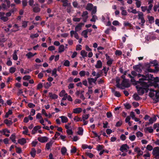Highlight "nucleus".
I'll return each instance as SVG.
<instances>
[{"mask_svg": "<svg viewBox=\"0 0 159 159\" xmlns=\"http://www.w3.org/2000/svg\"><path fill=\"white\" fill-rule=\"evenodd\" d=\"M152 153L156 159H159V147L154 148L152 151Z\"/></svg>", "mask_w": 159, "mask_h": 159, "instance_id": "3", "label": "nucleus"}, {"mask_svg": "<svg viewBox=\"0 0 159 159\" xmlns=\"http://www.w3.org/2000/svg\"><path fill=\"white\" fill-rule=\"evenodd\" d=\"M36 151L34 148H32L30 152V154L32 157H34L36 155Z\"/></svg>", "mask_w": 159, "mask_h": 159, "instance_id": "21", "label": "nucleus"}, {"mask_svg": "<svg viewBox=\"0 0 159 159\" xmlns=\"http://www.w3.org/2000/svg\"><path fill=\"white\" fill-rule=\"evenodd\" d=\"M129 81V79H124V80H123L121 85L125 88H129L130 86Z\"/></svg>", "mask_w": 159, "mask_h": 159, "instance_id": "4", "label": "nucleus"}, {"mask_svg": "<svg viewBox=\"0 0 159 159\" xmlns=\"http://www.w3.org/2000/svg\"><path fill=\"white\" fill-rule=\"evenodd\" d=\"M98 19L97 16L95 15H92V18L90 19V20L91 21L95 22L96 20Z\"/></svg>", "mask_w": 159, "mask_h": 159, "instance_id": "39", "label": "nucleus"}, {"mask_svg": "<svg viewBox=\"0 0 159 159\" xmlns=\"http://www.w3.org/2000/svg\"><path fill=\"white\" fill-rule=\"evenodd\" d=\"M67 151L66 148L65 147H62L61 149V152L62 155H65Z\"/></svg>", "mask_w": 159, "mask_h": 159, "instance_id": "31", "label": "nucleus"}, {"mask_svg": "<svg viewBox=\"0 0 159 159\" xmlns=\"http://www.w3.org/2000/svg\"><path fill=\"white\" fill-rule=\"evenodd\" d=\"M156 119L157 118L155 117H154L153 118L152 117L150 118L149 120V123H150V124H153L154 122L156 121Z\"/></svg>", "mask_w": 159, "mask_h": 159, "instance_id": "30", "label": "nucleus"}, {"mask_svg": "<svg viewBox=\"0 0 159 159\" xmlns=\"http://www.w3.org/2000/svg\"><path fill=\"white\" fill-rule=\"evenodd\" d=\"M112 24L114 26H121V24L117 20H115L112 22Z\"/></svg>", "mask_w": 159, "mask_h": 159, "instance_id": "32", "label": "nucleus"}, {"mask_svg": "<svg viewBox=\"0 0 159 159\" xmlns=\"http://www.w3.org/2000/svg\"><path fill=\"white\" fill-rule=\"evenodd\" d=\"M93 5L91 3H88L86 7V9L87 10L91 11L92 10L93 8Z\"/></svg>", "mask_w": 159, "mask_h": 159, "instance_id": "17", "label": "nucleus"}, {"mask_svg": "<svg viewBox=\"0 0 159 159\" xmlns=\"http://www.w3.org/2000/svg\"><path fill=\"white\" fill-rule=\"evenodd\" d=\"M44 88L46 89H48L51 86V83H48L47 82L45 84H44Z\"/></svg>", "mask_w": 159, "mask_h": 159, "instance_id": "46", "label": "nucleus"}, {"mask_svg": "<svg viewBox=\"0 0 159 159\" xmlns=\"http://www.w3.org/2000/svg\"><path fill=\"white\" fill-rule=\"evenodd\" d=\"M84 25V23H79L75 27V32H78L80 31L81 29V27L82 26Z\"/></svg>", "mask_w": 159, "mask_h": 159, "instance_id": "9", "label": "nucleus"}, {"mask_svg": "<svg viewBox=\"0 0 159 159\" xmlns=\"http://www.w3.org/2000/svg\"><path fill=\"white\" fill-rule=\"evenodd\" d=\"M103 146L102 145H101L98 144L97 146V150L98 151H99L102 150L103 148Z\"/></svg>", "mask_w": 159, "mask_h": 159, "instance_id": "53", "label": "nucleus"}, {"mask_svg": "<svg viewBox=\"0 0 159 159\" xmlns=\"http://www.w3.org/2000/svg\"><path fill=\"white\" fill-rule=\"evenodd\" d=\"M26 0H23L22 1L23 8H24V7L27 5V2Z\"/></svg>", "mask_w": 159, "mask_h": 159, "instance_id": "41", "label": "nucleus"}, {"mask_svg": "<svg viewBox=\"0 0 159 159\" xmlns=\"http://www.w3.org/2000/svg\"><path fill=\"white\" fill-rule=\"evenodd\" d=\"M59 118L61 119V121L63 123H66L68 121V119L66 117L62 116H60Z\"/></svg>", "mask_w": 159, "mask_h": 159, "instance_id": "19", "label": "nucleus"}, {"mask_svg": "<svg viewBox=\"0 0 159 159\" xmlns=\"http://www.w3.org/2000/svg\"><path fill=\"white\" fill-rule=\"evenodd\" d=\"M80 54L83 58L87 56V52H86L84 50H82L80 52Z\"/></svg>", "mask_w": 159, "mask_h": 159, "instance_id": "24", "label": "nucleus"}, {"mask_svg": "<svg viewBox=\"0 0 159 159\" xmlns=\"http://www.w3.org/2000/svg\"><path fill=\"white\" fill-rule=\"evenodd\" d=\"M123 105L125 106V108L127 109H130L131 107V105L129 103H124Z\"/></svg>", "mask_w": 159, "mask_h": 159, "instance_id": "34", "label": "nucleus"}, {"mask_svg": "<svg viewBox=\"0 0 159 159\" xmlns=\"http://www.w3.org/2000/svg\"><path fill=\"white\" fill-rule=\"evenodd\" d=\"M70 61L68 60H66L65 61L63 65L65 66L68 67L70 66Z\"/></svg>", "mask_w": 159, "mask_h": 159, "instance_id": "44", "label": "nucleus"}, {"mask_svg": "<svg viewBox=\"0 0 159 159\" xmlns=\"http://www.w3.org/2000/svg\"><path fill=\"white\" fill-rule=\"evenodd\" d=\"M136 138L135 136L133 135L132 136H130L129 137V139L131 141H134L135 140Z\"/></svg>", "mask_w": 159, "mask_h": 159, "instance_id": "58", "label": "nucleus"}, {"mask_svg": "<svg viewBox=\"0 0 159 159\" xmlns=\"http://www.w3.org/2000/svg\"><path fill=\"white\" fill-rule=\"evenodd\" d=\"M4 123L8 126H10L12 124V122L11 120H8L7 119L4 120Z\"/></svg>", "mask_w": 159, "mask_h": 159, "instance_id": "22", "label": "nucleus"}, {"mask_svg": "<svg viewBox=\"0 0 159 159\" xmlns=\"http://www.w3.org/2000/svg\"><path fill=\"white\" fill-rule=\"evenodd\" d=\"M122 124V121L121 120H120L119 121H118L115 125L116 127H120Z\"/></svg>", "mask_w": 159, "mask_h": 159, "instance_id": "47", "label": "nucleus"}, {"mask_svg": "<svg viewBox=\"0 0 159 159\" xmlns=\"http://www.w3.org/2000/svg\"><path fill=\"white\" fill-rule=\"evenodd\" d=\"M88 83L90 85H92V83H94L95 84H96V83L95 82L94 78H88Z\"/></svg>", "mask_w": 159, "mask_h": 159, "instance_id": "26", "label": "nucleus"}, {"mask_svg": "<svg viewBox=\"0 0 159 159\" xmlns=\"http://www.w3.org/2000/svg\"><path fill=\"white\" fill-rule=\"evenodd\" d=\"M38 140L42 143L47 142L48 139V138L46 136L39 137L37 139Z\"/></svg>", "mask_w": 159, "mask_h": 159, "instance_id": "6", "label": "nucleus"}, {"mask_svg": "<svg viewBox=\"0 0 159 159\" xmlns=\"http://www.w3.org/2000/svg\"><path fill=\"white\" fill-rule=\"evenodd\" d=\"M135 4L136 5V7L137 8H139L140 7L141 5V2L140 1H136Z\"/></svg>", "mask_w": 159, "mask_h": 159, "instance_id": "59", "label": "nucleus"}, {"mask_svg": "<svg viewBox=\"0 0 159 159\" xmlns=\"http://www.w3.org/2000/svg\"><path fill=\"white\" fill-rule=\"evenodd\" d=\"M148 17L150 23L151 24L154 22V19L153 16H148Z\"/></svg>", "mask_w": 159, "mask_h": 159, "instance_id": "33", "label": "nucleus"}, {"mask_svg": "<svg viewBox=\"0 0 159 159\" xmlns=\"http://www.w3.org/2000/svg\"><path fill=\"white\" fill-rule=\"evenodd\" d=\"M82 109L81 108H77L73 109V113L76 114H79L82 111Z\"/></svg>", "mask_w": 159, "mask_h": 159, "instance_id": "16", "label": "nucleus"}, {"mask_svg": "<svg viewBox=\"0 0 159 159\" xmlns=\"http://www.w3.org/2000/svg\"><path fill=\"white\" fill-rule=\"evenodd\" d=\"M39 36V35L38 33H36L34 34H32L30 35V37L32 39L36 38Z\"/></svg>", "mask_w": 159, "mask_h": 159, "instance_id": "56", "label": "nucleus"}, {"mask_svg": "<svg viewBox=\"0 0 159 159\" xmlns=\"http://www.w3.org/2000/svg\"><path fill=\"white\" fill-rule=\"evenodd\" d=\"M113 61V60L112 59H110L109 60H107V65L109 66H111V64H112Z\"/></svg>", "mask_w": 159, "mask_h": 159, "instance_id": "52", "label": "nucleus"}, {"mask_svg": "<svg viewBox=\"0 0 159 159\" xmlns=\"http://www.w3.org/2000/svg\"><path fill=\"white\" fill-rule=\"evenodd\" d=\"M149 84L143 81L139 84V85H137L135 87L139 95L141 96L143 95L145 92L147 93L149 90Z\"/></svg>", "mask_w": 159, "mask_h": 159, "instance_id": "1", "label": "nucleus"}, {"mask_svg": "<svg viewBox=\"0 0 159 159\" xmlns=\"http://www.w3.org/2000/svg\"><path fill=\"white\" fill-rule=\"evenodd\" d=\"M87 32L85 30H83L81 33V35L84 36L85 38H87L88 36L87 35Z\"/></svg>", "mask_w": 159, "mask_h": 159, "instance_id": "37", "label": "nucleus"}, {"mask_svg": "<svg viewBox=\"0 0 159 159\" xmlns=\"http://www.w3.org/2000/svg\"><path fill=\"white\" fill-rule=\"evenodd\" d=\"M67 134L69 135H72L73 134V132L71 129H69L66 130Z\"/></svg>", "mask_w": 159, "mask_h": 159, "instance_id": "55", "label": "nucleus"}, {"mask_svg": "<svg viewBox=\"0 0 159 159\" xmlns=\"http://www.w3.org/2000/svg\"><path fill=\"white\" fill-rule=\"evenodd\" d=\"M95 67L96 68H100L102 67V63L101 61L99 60L97 61L96 64L95 65Z\"/></svg>", "mask_w": 159, "mask_h": 159, "instance_id": "14", "label": "nucleus"}, {"mask_svg": "<svg viewBox=\"0 0 159 159\" xmlns=\"http://www.w3.org/2000/svg\"><path fill=\"white\" fill-rule=\"evenodd\" d=\"M31 78V77L30 75H26L25 76H24L23 78V80H29Z\"/></svg>", "mask_w": 159, "mask_h": 159, "instance_id": "48", "label": "nucleus"}, {"mask_svg": "<svg viewBox=\"0 0 159 159\" xmlns=\"http://www.w3.org/2000/svg\"><path fill=\"white\" fill-rule=\"evenodd\" d=\"M144 131L145 133L148 132L149 133H152L153 132V130L152 127H146L144 129Z\"/></svg>", "mask_w": 159, "mask_h": 159, "instance_id": "13", "label": "nucleus"}, {"mask_svg": "<svg viewBox=\"0 0 159 159\" xmlns=\"http://www.w3.org/2000/svg\"><path fill=\"white\" fill-rule=\"evenodd\" d=\"M40 8L38 6L35 7H33V11L35 13H38L40 11Z\"/></svg>", "mask_w": 159, "mask_h": 159, "instance_id": "23", "label": "nucleus"}, {"mask_svg": "<svg viewBox=\"0 0 159 159\" xmlns=\"http://www.w3.org/2000/svg\"><path fill=\"white\" fill-rule=\"evenodd\" d=\"M74 120L75 121L78 122V121H82L81 118L78 117L77 116H75L74 117Z\"/></svg>", "mask_w": 159, "mask_h": 159, "instance_id": "42", "label": "nucleus"}, {"mask_svg": "<svg viewBox=\"0 0 159 159\" xmlns=\"http://www.w3.org/2000/svg\"><path fill=\"white\" fill-rule=\"evenodd\" d=\"M9 70L10 73H13L16 71V68L15 67H12L10 68Z\"/></svg>", "mask_w": 159, "mask_h": 159, "instance_id": "43", "label": "nucleus"}, {"mask_svg": "<svg viewBox=\"0 0 159 159\" xmlns=\"http://www.w3.org/2000/svg\"><path fill=\"white\" fill-rule=\"evenodd\" d=\"M141 65L140 64H139V65L134 66H133V68L135 70H136L137 69L139 68L140 67H141Z\"/></svg>", "mask_w": 159, "mask_h": 159, "instance_id": "49", "label": "nucleus"}, {"mask_svg": "<svg viewBox=\"0 0 159 159\" xmlns=\"http://www.w3.org/2000/svg\"><path fill=\"white\" fill-rule=\"evenodd\" d=\"M18 143L21 145L24 144L26 143V140L25 138H22L18 139Z\"/></svg>", "mask_w": 159, "mask_h": 159, "instance_id": "15", "label": "nucleus"}, {"mask_svg": "<svg viewBox=\"0 0 159 159\" xmlns=\"http://www.w3.org/2000/svg\"><path fill=\"white\" fill-rule=\"evenodd\" d=\"M130 81L134 85L136 86L138 85V84H140L142 81V80H140V79L139 81H136L134 77L131 79Z\"/></svg>", "mask_w": 159, "mask_h": 159, "instance_id": "8", "label": "nucleus"}, {"mask_svg": "<svg viewBox=\"0 0 159 159\" xmlns=\"http://www.w3.org/2000/svg\"><path fill=\"white\" fill-rule=\"evenodd\" d=\"M15 147L16 148V152L18 153H20L22 152L21 148L17 147L16 146H15Z\"/></svg>", "mask_w": 159, "mask_h": 159, "instance_id": "57", "label": "nucleus"}, {"mask_svg": "<svg viewBox=\"0 0 159 159\" xmlns=\"http://www.w3.org/2000/svg\"><path fill=\"white\" fill-rule=\"evenodd\" d=\"M136 135L137 137H142L143 136V134L140 132L139 131L136 133Z\"/></svg>", "mask_w": 159, "mask_h": 159, "instance_id": "50", "label": "nucleus"}, {"mask_svg": "<svg viewBox=\"0 0 159 159\" xmlns=\"http://www.w3.org/2000/svg\"><path fill=\"white\" fill-rule=\"evenodd\" d=\"M115 54L116 55H117L118 56H120L122 54V52L120 51L117 50L116 51Z\"/></svg>", "mask_w": 159, "mask_h": 159, "instance_id": "62", "label": "nucleus"}, {"mask_svg": "<svg viewBox=\"0 0 159 159\" xmlns=\"http://www.w3.org/2000/svg\"><path fill=\"white\" fill-rule=\"evenodd\" d=\"M126 138V136L124 134H122L120 136V139L122 141H124L125 140Z\"/></svg>", "mask_w": 159, "mask_h": 159, "instance_id": "64", "label": "nucleus"}, {"mask_svg": "<svg viewBox=\"0 0 159 159\" xmlns=\"http://www.w3.org/2000/svg\"><path fill=\"white\" fill-rule=\"evenodd\" d=\"M58 52L61 53L63 52L64 50V46L63 45H61L60 46L58 49Z\"/></svg>", "mask_w": 159, "mask_h": 159, "instance_id": "27", "label": "nucleus"}, {"mask_svg": "<svg viewBox=\"0 0 159 159\" xmlns=\"http://www.w3.org/2000/svg\"><path fill=\"white\" fill-rule=\"evenodd\" d=\"M112 92H115L114 95L117 97H120L121 96V95L119 92L116 91H115L114 90H112Z\"/></svg>", "mask_w": 159, "mask_h": 159, "instance_id": "35", "label": "nucleus"}, {"mask_svg": "<svg viewBox=\"0 0 159 159\" xmlns=\"http://www.w3.org/2000/svg\"><path fill=\"white\" fill-rule=\"evenodd\" d=\"M54 142V141H53L52 140H51L50 142H49L48 143H47L46 144L45 146V149H47L48 150L50 147H51L52 146V144Z\"/></svg>", "mask_w": 159, "mask_h": 159, "instance_id": "10", "label": "nucleus"}, {"mask_svg": "<svg viewBox=\"0 0 159 159\" xmlns=\"http://www.w3.org/2000/svg\"><path fill=\"white\" fill-rule=\"evenodd\" d=\"M150 62L151 64H153V66H158V64L157 63V61L156 60H155L153 61H150Z\"/></svg>", "mask_w": 159, "mask_h": 159, "instance_id": "45", "label": "nucleus"}, {"mask_svg": "<svg viewBox=\"0 0 159 159\" xmlns=\"http://www.w3.org/2000/svg\"><path fill=\"white\" fill-rule=\"evenodd\" d=\"M153 75L151 74H149L148 73L145 74V78H142L140 79V80H142V81H144V80L150 81L151 80V79L153 78Z\"/></svg>", "mask_w": 159, "mask_h": 159, "instance_id": "5", "label": "nucleus"}, {"mask_svg": "<svg viewBox=\"0 0 159 159\" xmlns=\"http://www.w3.org/2000/svg\"><path fill=\"white\" fill-rule=\"evenodd\" d=\"M123 25L124 27H128L129 28V29H131L132 28L133 26L128 21H124L123 22Z\"/></svg>", "mask_w": 159, "mask_h": 159, "instance_id": "12", "label": "nucleus"}, {"mask_svg": "<svg viewBox=\"0 0 159 159\" xmlns=\"http://www.w3.org/2000/svg\"><path fill=\"white\" fill-rule=\"evenodd\" d=\"M11 6V2L9 0H4V3L2 4V5H0V11L2 8L4 9L9 8Z\"/></svg>", "mask_w": 159, "mask_h": 159, "instance_id": "2", "label": "nucleus"}, {"mask_svg": "<svg viewBox=\"0 0 159 159\" xmlns=\"http://www.w3.org/2000/svg\"><path fill=\"white\" fill-rule=\"evenodd\" d=\"M60 1L63 3L62 6L63 7L70 6V3H68V0H60Z\"/></svg>", "mask_w": 159, "mask_h": 159, "instance_id": "11", "label": "nucleus"}, {"mask_svg": "<svg viewBox=\"0 0 159 159\" xmlns=\"http://www.w3.org/2000/svg\"><path fill=\"white\" fill-rule=\"evenodd\" d=\"M12 111L11 110H9L7 112L5 116V117L6 118H7L9 115H11L12 114Z\"/></svg>", "mask_w": 159, "mask_h": 159, "instance_id": "36", "label": "nucleus"}, {"mask_svg": "<svg viewBox=\"0 0 159 159\" xmlns=\"http://www.w3.org/2000/svg\"><path fill=\"white\" fill-rule=\"evenodd\" d=\"M55 47L53 46H50L48 48V49L49 51H52L55 50Z\"/></svg>", "mask_w": 159, "mask_h": 159, "instance_id": "63", "label": "nucleus"}, {"mask_svg": "<svg viewBox=\"0 0 159 159\" xmlns=\"http://www.w3.org/2000/svg\"><path fill=\"white\" fill-rule=\"evenodd\" d=\"M49 97L53 99H56L58 98V96L55 94H52V93H49Z\"/></svg>", "mask_w": 159, "mask_h": 159, "instance_id": "20", "label": "nucleus"}, {"mask_svg": "<svg viewBox=\"0 0 159 159\" xmlns=\"http://www.w3.org/2000/svg\"><path fill=\"white\" fill-rule=\"evenodd\" d=\"M129 147L128 146L127 144H125L121 145L120 148V150L122 152H123L124 151H126L128 149H129Z\"/></svg>", "mask_w": 159, "mask_h": 159, "instance_id": "7", "label": "nucleus"}, {"mask_svg": "<svg viewBox=\"0 0 159 159\" xmlns=\"http://www.w3.org/2000/svg\"><path fill=\"white\" fill-rule=\"evenodd\" d=\"M146 149L149 150V151H151L152 150H153V147H152L150 145H148L147 147H146Z\"/></svg>", "mask_w": 159, "mask_h": 159, "instance_id": "61", "label": "nucleus"}, {"mask_svg": "<svg viewBox=\"0 0 159 159\" xmlns=\"http://www.w3.org/2000/svg\"><path fill=\"white\" fill-rule=\"evenodd\" d=\"M133 97L134 100L136 101H139L142 99L137 93L134 94Z\"/></svg>", "mask_w": 159, "mask_h": 159, "instance_id": "25", "label": "nucleus"}, {"mask_svg": "<svg viewBox=\"0 0 159 159\" xmlns=\"http://www.w3.org/2000/svg\"><path fill=\"white\" fill-rule=\"evenodd\" d=\"M28 22L26 21H24L22 23V26L24 28H26Z\"/></svg>", "mask_w": 159, "mask_h": 159, "instance_id": "60", "label": "nucleus"}, {"mask_svg": "<svg viewBox=\"0 0 159 159\" xmlns=\"http://www.w3.org/2000/svg\"><path fill=\"white\" fill-rule=\"evenodd\" d=\"M139 13L138 15L139 17L138 19H139L141 20L144 18L143 13L142 12L139 11Z\"/></svg>", "mask_w": 159, "mask_h": 159, "instance_id": "38", "label": "nucleus"}, {"mask_svg": "<svg viewBox=\"0 0 159 159\" xmlns=\"http://www.w3.org/2000/svg\"><path fill=\"white\" fill-rule=\"evenodd\" d=\"M16 138V136L15 134H11L10 138V139L13 142L17 144V143H16V140H15Z\"/></svg>", "mask_w": 159, "mask_h": 159, "instance_id": "18", "label": "nucleus"}, {"mask_svg": "<svg viewBox=\"0 0 159 159\" xmlns=\"http://www.w3.org/2000/svg\"><path fill=\"white\" fill-rule=\"evenodd\" d=\"M26 56L27 57L28 59H30L31 57H33V53L30 52L26 54Z\"/></svg>", "mask_w": 159, "mask_h": 159, "instance_id": "40", "label": "nucleus"}, {"mask_svg": "<svg viewBox=\"0 0 159 159\" xmlns=\"http://www.w3.org/2000/svg\"><path fill=\"white\" fill-rule=\"evenodd\" d=\"M97 12V8L96 7H93V9H92L91 12V14L92 15H94Z\"/></svg>", "mask_w": 159, "mask_h": 159, "instance_id": "51", "label": "nucleus"}, {"mask_svg": "<svg viewBox=\"0 0 159 159\" xmlns=\"http://www.w3.org/2000/svg\"><path fill=\"white\" fill-rule=\"evenodd\" d=\"M79 75L81 77L84 76L85 75V71L84 70H81L79 72Z\"/></svg>", "mask_w": 159, "mask_h": 159, "instance_id": "54", "label": "nucleus"}, {"mask_svg": "<svg viewBox=\"0 0 159 159\" xmlns=\"http://www.w3.org/2000/svg\"><path fill=\"white\" fill-rule=\"evenodd\" d=\"M83 129L81 127H79V130L77 132L78 134L80 135H82L83 134Z\"/></svg>", "mask_w": 159, "mask_h": 159, "instance_id": "28", "label": "nucleus"}, {"mask_svg": "<svg viewBox=\"0 0 159 159\" xmlns=\"http://www.w3.org/2000/svg\"><path fill=\"white\" fill-rule=\"evenodd\" d=\"M148 72L154 73L153 69L150 68L146 69L145 71V74L148 73Z\"/></svg>", "mask_w": 159, "mask_h": 159, "instance_id": "29", "label": "nucleus"}]
</instances>
